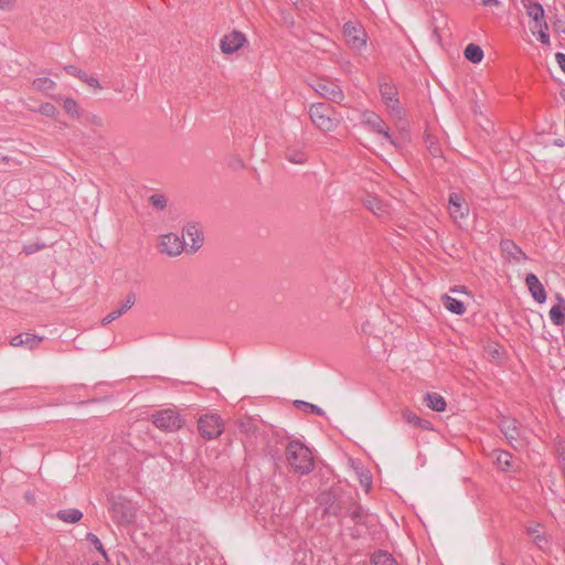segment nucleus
I'll use <instances>...</instances> for the list:
<instances>
[{"label": "nucleus", "instance_id": "obj_11", "mask_svg": "<svg viewBox=\"0 0 565 565\" xmlns=\"http://www.w3.org/2000/svg\"><path fill=\"white\" fill-rule=\"evenodd\" d=\"M315 90L322 97L330 99L334 103H340L344 98L342 89L339 87V85L332 82L319 81L315 85Z\"/></svg>", "mask_w": 565, "mask_h": 565}, {"label": "nucleus", "instance_id": "obj_12", "mask_svg": "<svg viewBox=\"0 0 565 565\" xmlns=\"http://www.w3.org/2000/svg\"><path fill=\"white\" fill-rule=\"evenodd\" d=\"M183 239L189 242L186 246V250L194 253L196 252L203 244V235L201 230L194 225L189 224L183 228L182 232Z\"/></svg>", "mask_w": 565, "mask_h": 565}, {"label": "nucleus", "instance_id": "obj_5", "mask_svg": "<svg viewBox=\"0 0 565 565\" xmlns=\"http://www.w3.org/2000/svg\"><path fill=\"white\" fill-rule=\"evenodd\" d=\"M362 122L367 126V128L377 135H381L383 139L394 146L395 148L401 147V142L393 138V136L390 134V129L387 125L384 122V120L375 113L373 111H365L362 115Z\"/></svg>", "mask_w": 565, "mask_h": 565}, {"label": "nucleus", "instance_id": "obj_36", "mask_svg": "<svg viewBox=\"0 0 565 565\" xmlns=\"http://www.w3.org/2000/svg\"><path fill=\"white\" fill-rule=\"evenodd\" d=\"M295 405L299 408H303L305 411L309 409L317 415H323V411L315 404L303 402V401H296Z\"/></svg>", "mask_w": 565, "mask_h": 565}, {"label": "nucleus", "instance_id": "obj_3", "mask_svg": "<svg viewBox=\"0 0 565 565\" xmlns=\"http://www.w3.org/2000/svg\"><path fill=\"white\" fill-rule=\"evenodd\" d=\"M343 36L349 47L361 52L366 47L367 34L359 21H348L343 24Z\"/></svg>", "mask_w": 565, "mask_h": 565}, {"label": "nucleus", "instance_id": "obj_40", "mask_svg": "<svg viewBox=\"0 0 565 565\" xmlns=\"http://www.w3.org/2000/svg\"><path fill=\"white\" fill-rule=\"evenodd\" d=\"M121 315H120V311H118L117 309L110 311L107 316H105L102 320V324H108L110 322H113L114 320H116L117 318H119Z\"/></svg>", "mask_w": 565, "mask_h": 565}, {"label": "nucleus", "instance_id": "obj_27", "mask_svg": "<svg viewBox=\"0 0 565 565\" xmlns=\"http://www.w3.org/2000/svg\"><path fill=\"white\" fill-rule=\"evenodd\" d=\"M286 158L289 162L296 164H302L307 161V154L302 150L291 148L287 150Z\"/></svg>", "mask_w": 565, "mask_h": 565}, {"label": "nucleus", "instance_id": "obj_14", "mask_svg": "<svg viewBox=\"0 0 565 565\" xmlns=\"http://www.w3.org/2000/svg\"><path fill=\"white\" fill-rule=\"evenodd\" d=\"M525 285L534 300H536L539 303L545 302L546 292L536 275L527 274L525 277Z\"/></svg>", "mask_w": 565, "mask_h": 565}, {"label": "nucleus", "instance_id": "obj_23", "mask_svg": "<svg viewBox=\"0 0 565 565\" xmlns=\"http://www.w3.org/2000/svg\"><path fill=\"white\" fill-rule=\"evenodd\" d=\"M463 55L468 61L472 63H480L484 56L482 49L473 43H470L466 46Z\"/></svg>", "mask_w": 565, "mask_h": 565}, {"label": "nucleus", "instance_id": "obj_20", "mask_svg": "<svg viewBox=\"0 0 565 565\" xmlns=\"http://www.w3.org/2000/svg\"><path fill=\"white\" fill-rule=\"evenodd\" d=\"M441 302L448 311L455 315H463L466 312L465 303L449 295H444L441 298Z\"/></svg>", "mask_w": 565, "mask_h": 565}, {"label": "nucleus", "instance_id": "obj_44", "mask_svg": "<svg viewBox=\"0 0 565 565\" xmlns=\"http://www.w3.org/2000/svg\"><path fill=\"white\" fill-rule=\"evenodd\" d=\"M361 482L364 484V487L369 488L371 486L372 479L369 475H362Z\"/></svg>", "mask_w": 565, "mask_h": 565}, {"label": "nucleus", "instance_id": "obj_47", "mask_svg": "<svg viewBox=\"0 0 565 565\" xmlns=\"http://www.w3.org/2000/svg\"><path fill=\"white\" fill-rule=\"evenodd\" d=\"M556 30H557V31L565 32V24H564L563 22H561V21H559V22L556 24Z\"/></svg>", "mask_w": 565, "mask_h": 565}, {"label": "nucleus", "instance_id": "obj_45", "mask_svg": "<svg viewBox=\"0 0 565 565\" xmlns=\"http://www.w3.org/2000/svg\"><path fill=\"white\" fill-rule=\"evenodd\" d=\"M451 292H462V294H467V290L463 286H456L454 288L450 289Z\"/></svg>", "mask_w": 565, "mask_h": 565}, {"label": "nucleus", "instance_id": "obj_31", "mask_svg": "<svg viewBox=\"0 0 565 565\" xmlns=\"http://www.w3.org/2000/svg\"><path fill=\"white\" fill-rule=\"evenodd\" d=\"M537 30V39L542 44H550V35L547 34V23L545 21L535 23Z\"/></svg>", "mask_w": 565, "mask_h": 565}, {"label": "nucleus", "instance_id": "obj_1", "mask_svg": "<svg viewBox=\"0 0 565 565\" xmlns=\"http://www.w3.org/2000/svg\"><path fill=\"white\" fill-rule=\"evenodd\" d=\"M286 460L291 469L300 475L309 473L313 468L310 449L299 440L289 441L286 447Z\"/></svg>", "mask_w": 565, "mask_h": 565}, {"label": "nucleus", "instance_id": "obj_6", "mask_svg": "<svg viewBox=\"0 0 565 565\" xmlns=\"http://www.w3.org/2000/svg\"><path fill=\"white\" fill-rule=\"evenodd\" d=\"M247 44L246 35L237 30H232L231 32L224 34L220 40V49L221 52L225 55H231L236 53L243 46Z\"/></svg>", "mask_w": 565, "mask_h": 565}, {"label": "nucleus", "instance_id": "obj_37", "mask_svg": "<svg viewBox=\"0 0 565 565\" xmlns=\"http://www.w3.org/2000/svg\"><path fill=\"white\" fill-rule=\"evenodd\" d=\"M136 298L134 295H128L121 306L117 309L120 311V315H124L135 305Z\"/></svg>", "mask_w": 565, "mask_h": 565}, {"label": "nucleus", "instance_id": "obj_39", "mask_svg": "<svg viewBox=\"0 0 565 565\" xmlns=\"http://www.w3.org/2000/svg\"><path fill=\"white\" fill-rule=\"evenodd\" d=\"M44 246H45L44 244L31 243V244L23 246V252L28 255H31V254H34V253L41 250L42 248H44Z\"/></svg>", "mask_w": 565, "mask_h": 565}, {"label": "nucleus", "instance_id": "obj_48", "mask_svg": "<svg viewBox=\"0 0 565 565\" xmlns=\"http://www.w3.org/2000/svg\"><path fill=\"white\" fill-rule=\"evenodd\" d=\"M92 565H109V562H106V561L104 559V563L95 562V563H93Z\"/></svg>", "mask_w": 565, "mask_h": 565}, {"label": "nucleus", "instance_id": "obj_2", "mask_svg": "<svg viewBox=\"0 0 565 565\" xmlns=\"http://www.w3.org/2000/svg\"><path fill=\"white\" fill-rule=\"evenodd\" d=\"M309 116L312 124L322 131H333L340 124V116L334 108L324 103L311 105Z\"/></svg>", "mask_w": 565, "mask_h": 565}, {"label": "nucleus", "instance_id": "obj_7", "mask_svg": "<svg viewBox=\"0 0 565 565\" xmlns=\"http://www.w3.org/2000/svg\"><path fill=\"white\" fill-rule=\"evenodd\" d=\"M189 242L186 239H183V237L169 233L164 234L160 237L159 243V250L160 253L167 254L169 256H177L180 255L184 249H186V246Z\"/></svg>", "mask_w": 565, "mask_h": 565}, {"label": "nucleus", "instance_id": "obj_35", "mask_svg": "<svg viewBox=\"0 0 565 565\" xmlns=\"http://www.w3.org/2000/svg\"><path fill=\"white\" fill-rule=\"evenodd\" d=\"M149 201L157 210H163L167 206V198L162 194H152Z\"/></svg>", "mask_w": 565, "mask_h": 565}, {"label": "nucleus", "instance_id": "obj_17", "mask_svg": "<svg viewBox=\"0 0 565 565\" xmlns=\"http://www.w3.org/2000/svg\"><path fill=\"white\" fill-rule=\"evenodd\" d=\"M550 319L555 326L565 324V299L557 296V303L550 310Z\"/></svg>", "mask_w": 565, "mask_h": 565}, {"label": "nucleus", "instance_id": "obj_24", "mask_svg": "<svg viewBox=\"0 0 565 565\" xmlns=\"http://www.w3.org/2000/svg\"><path fill=\"white\" fill-rule=\"evenodd\" d=\"M32 88L36 92H49L55 88V82L47 76H40L33 79Z\"/></svg>", "mask_w": 565, "mask_h": 565}, {"label": "nucleus", "instance_id": "obj_34", "mask_svg": "<svg viewBox=\"0 0 565 565\" xmlns=\"http://www.w3.org/2000/svg\"><path fill=\"white\" fill-rule=\"evenodd\" d=\"M87 540L90 541L94 546L96 547L97 551H99V553L102 554V556L104 557V559L106 562H109V557H108V554L107 552L105 551L100 540L93 533H88L87 534Z\"/></svg>", "mask_w": 565, "mask_h": 565}, {"label": "nucleus", "instance_id": "obj_42", "mask_svg": "<svg viewBox=\"0 0 565 565\" xmlns=\"http://www.w3.org/2000/svg\"><path fill=\"white\" fill-rule=\"evenodd\" d=\"M555 60L558 65V67L562 70V72L565 74V54L564 53H556Z\"/></svg>", "mask_w": 565, "mask_h": 565}, {"label": "nucleus", "instance_id": "obj_19", "mask_svg": "<svg viewBox=\"0 0 565 565\" xmlns=\"http://www.w3.org/2000/svg\"><path fill=\"white\" fill-rule=\"evenodd\" d=\"M524 7L527 15L532 18L535 23L544 21V9L536 0H525Z\"/></svg>", "mask_w": 565, "mask_h": 565}, {"label": "nucleus", "instance_id": "obj_28", "mask_svg": "<svg viewBox=\"0 0 565 565\" xmlns=\"http://www.w3.org/2000/svg\"><path fill=\"white\" fill-rule=\"evenodd\" d=\"M527 533L533 537L535 544L542 547V544L545 542V539L542 534L541 525L537 523L530 524L527 526Z\"/></svg>", "mask_w": 565, "mask_h": 565}, {"label": "nucleus", "instance_id": "obj_13", "mask_svg": "<svg viewBox=\"0 0 565 565\" xmlns=\"http://www.w3.org/2000/svg\"><path fill=\"white\" fill-rule=\"evenodd\" d=\"M500 429L514 448L522 447V444L518 440L520 433L514 418L503 417L500 420Z\"/></svg>", "mask_w": 565, "mask_h": 565}, {"label": "nucleus", "instance_id": "obj_29", "mask_svg": "<svg viewBox=\"0 0 565 565\" xmlns=\"http://www.w3.org/2000/svg\"><path fill=\"white\" fill-rule=\"evenodd\" d=\"M512 455L508 451H500L497 456V465L502 471L511 468Z\"/></svg>", "mask_w": 565, "mask_h": 565}, {"label": "nucleus", "instance_id": "obj_18", "mask_svg": "<svg viewBox=\"0 0 565 565\" xmlns=\"http://www.w3.org/2000/svg\"><path fill=\"white\" fill-rule=\"evenodd\" d=\"M501 249L504 254L509 256L510 259L515 260L518 263L525 260L527 258L526 255L522 252V249L511 241L501 242Z\"/></svg>", "mask_w": 565, "mask_h": 565}, {"label": "nucleus", "instance_id": "obj_21", "mask_svg": "<svg viewBox=\"0 0 565 565\" xmlns=\"http://www.w3.org/2000/svg\"><path fill=\"white\" fill-rule=\"evenodd\" d=\"M425 402L426 405L435 412H444L446 409V401L440 394L427 393Z\"/></svg>", "mask_w": 565, "mask_h": 565}, {"label": "nucleus", "instance_id": "obj_46", "mask_svg": "<svg viewBox=\"0 0 565 565\" xmlns=\"http://www.w3.org/2000/svg\"><path fill=\"white\" fill-rule=\"evenodd\" d=\"M480 1L482 2L483 6H488V7L498 4V0H480Z\"/></svg>", "mask_w": 565, "mask_h": 565}, {"label": "nucleus", "instance_id": "obj_26", "mask_svg": "<svg viewBox=\"0 0 565 565\" xmlns=\"http://www.w3.org/2000/svg\"><path fill=\"white\" fill-rule=\"evenodd\" d=\"M372 565H398L387 552L380 551L372 557Z\"/></svg>", "mask_w": 565, "mask_h": 565}, {"label": "nucleus", "instance_id": "obj_10", "mask_svg": "<svg viewBox=\"0 0 565 565\" xmlns=\"http://www.w3.org/2000/svg\"><path fill=\"white\" fill-rule=\"evenodd\" d=\"M380 94L382 102L386 106V108L395 116L401 115L399 100L397 98V89L391 83H381L380 84Z\"/></svg>", "mask_w": 565, "mask_h": 565}, {"label": "nucleus", "instance_id": "obj_30", "mask_svg": "<svg viewBox=\"0 0 565 565\" xmlns=\"http://www.w3.org/2000/svg\"><path fill=\"white\" fill-rule=\"evenodd\" d=\"M63 107L70 116L75 118L81 116L79 106L73 98H65L63 102Z\"/></svg>", "mask_w": 565, "mask_h": 565}, {"label": "nucleus", "instance_id": "obj_8", "mask_svg": "<svg viewBox=\"0 0 565 565\" xmlns=\"http://www.w3.org/2000/svg\"><path fill=\"white\" fill-rule=\"evenodd\" d=\"M153 424L159 429L174 431L181 428V417L173 409H163L152 415Z\"/></svg>", "mask_w": 565, "mask_h": 565}, {"label": "nucleus", "instance_id": "obj_15", "mask_svg": "<svg viewBox=\"0 0 565 565\" xmlns=\"http://www.w3.org/2000/svg\"><path fill=\"white\" fill-rule=\"evenodd\" d=\"M363 202L365 207L379 217L385 216L390 213V206L377 196L367 194Z\"/></svg>", "mask_w": 565, "mask_h": 565}, {"label": "nucleus", "instance_id": "obj_33", "mask_svg": "<svg viewBox=\"0 0 565 565\" xmlns=\"http://www.w3.org/2000/svg\"><path fill=\"white\" fill-rule=\"evenodd\" d=\"M426 145H427V148H428L429 152L434 157H440L441 156V148H440L438 141L434 137L427 136Z\"/></svg>", "mask_w": 565, "mask_h": 565}, {"label": "nucleus", "instance_id": "obj_9", "mask_svg": "<svg viewBox=\"0 0 565 565\" xmlns=\"http://www.w3.org/2000/svg\"><path fill=\"white\" fill-rule=\"evenodd\" d=\"M449 215L455 223H460L469 215V205L466 199L459 193L452 192L448 199Z\"/></svg>", "mask_w": 565, "mask_h": 565}, {"label": "nucleus", "instance_id": "obj_38", "mask_svg": "<svg viewBox=\"0 0 565 565\" xmlns=\"http://www.w3.org/2000/svg\"><path fill=\"white\" fill-rule=\"evenodd\" d=\"M65 71L67 72V74L78 77L82 81H84L85 76L87 75L84 71H82L73 65L66 66Z\"/></svg>", "mask_w": 565, "mask_h": 565}, {"label": "nucleus", "instance_id": "obj_25", "mask_svg": "<svg viewBox=\"0 0 565 565\" xmlns=\"http://www.w3.org/2000/svg\"><path fill=\"white\" fill-rule=\"evenodd\" d=\"M57 518L66 523H76L83 518V513L77 509H66L58 511Z\"/></svg>", "mask_w": 565, "mask_h": 565}, {"label": "nucleus", "instance_id": "obj_41", "mask_svg": "<svg viewBox=\"0 0 565 565\" xmlns=\"http://www.w3.org/2000/svg\"><path fill=\"white\" fill-rule=\"evenodd\" d=\"M83 82L86 83L88 86L93 87L94 89H102L98 79L94 76L86 75Z\"/></svg>", "mask_w": 565, "mask_h": 565}, {"label": "nucleus", "instance_id": "obj_4", "mask_svg": "<svg viewBox=\"0 0 565 565\" xmlns=\"http://www.w3.org/2000/svg\"><path fill=\"white\" fill-rule=\"evenodd\" d=\"M198 429L202 438L215 439L224 431V420L216 413H206L199 417Z\"/></svg>", "mask_w": 565, "mask_h": 565}, {"label": "nucleus", "instance_id": "obj_22", "mask_svg": "<svg viewBox=\"0 0 565 565\" xmlns=\"http://www.w3.org/2000/svg\"><path fill=\"white\" fill-rule=\"evenodd\" d=\"M402 417L405 422H407L408 424H412L416 427H420L426 430L431 429V425L428 420L422 419L415 413H413L411 409H404L402 412Z\"/></svg>", "mask_w": 565, "mask_h": 565}, {"label": "nucleus", "instance_id": "obj_43", "mask_svg": "<svg viewBox=\"0 0 565 565\" xmlns=\"http://www.w3.org/2000/svg\"><path fill=\"white\" fill-rule=\"evenodd\" d=\"M14 6V0H0V10H11Z\"/></svg>", "mask_w": 565, "mask_h": 565}, {"label": "nucleus", "instance_id": "obj_16", "mask_svg": "<svg viewBox=\"0 0 565 565\" xmlns=\"http://www.w3.org/2000/svg\"><path fill=\"white\" fill-rule=\"evenodd\" d=\"M43 338L42 337H39V335H35V334H31V333H21V334H18L15 337H13L11 340H10V344L12 347H24L29 350H33L34 348H36L41 342H42Z\"/></svg>", "mask_w": 565, "mask_h": 565}, {"label": "nucleus", "instance_id": "obj_32", "mask_svg": "<svg viewBox=\"0 0 565 565\" xmlns=\"http://www.w3.org/2000/svg\"><path fill=\"white\" fill-rule=\"evenodd\" d=\"M33 111L40 113L46 117H55L57 114L56 107L51 103H43L38 109H33Z\"/></svg>", "mask_w": 565, "mask_h": 565}]
</instances>
